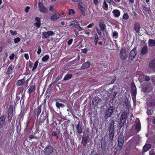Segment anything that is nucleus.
I'll list each match as a JSON object with an SVG mask.
<instances>
[{"label": "nucleus", "mask_w": 155, "mask_h": 155, "mask_svg": "<svg viewBox=\"0 0 155 155\" xmlns=\"http://www.w3.org/2000/svg\"><path fill=\"white\" fill-rule=\"evenodd\" d=\"M76 28L79 31H81L82 30V28L78 25Z\"/></svg>", "instance_id": "864d4df0"}, {"label": "nucleus", "mask_w": 155, "mask_h": 155, "mask_svg": "<svg viewBox=\"0 0 155 155\" xmlns=\"http://www.w3.org/2000/svg\"><path fill=\"white\" fill-rule=\"evenodd\" d=\"M53 149V147L51 145H48L45 147V153L46 155H50L52 153Z\"/></svg>", "instance_id": "20e7f679"}, {"label": "nucleus", "mask_w": 155, "mask_h": 155, "mask_svg": "<svg viewBox=\"0 0 155 155\" xmlns=\"http://www.w3.org/2000/svg\"><path fill=\"white\" fill-rule=\"evenodd\" d=\"M83 52L84 53H86L87 52V51L86 49H84L82 50Z\"/></svg>", "instance_id": "774afa93"}, {"label": "nucleus", "mask_w": 155, "mask_h": 155, "mask_svg": "<svg viewBox=\"0 0 155 155\" xmlns=\"http://www.w3.org/2000/svg\"><path fill=\"white\" fill-rule=\"evenodd\" d=\"M15 57V54H12L11 55H10L9 57V58L11 60H13Z\"/></svg>", "instance_id": "3c124183"}, {"label": "nucleus", "mask_w": 155, "mask_h": 155, "mask_svg": "<svg viewBox=\"0 0 155 155\" xmlns=\"http://www.w3.org/2000/svg\"><path fill=\"white\" fill-rule=\"evenodd\" d=\"M151 145L150 144H146L143 147V152H145L148 150L151 147Z\"/></svg>", "instance_id": "4be33fe9"}, {"label": "nucleus", "mask_w": 155, "mask_h": 155, "mask_svg": "<svg viewBox=\"0 0 155 155\" xmlns=\"http://www.w3.org/2000/svg\"><path fill=\"white\" fill-rule=\"evenodd\" d=\"M94 41L95 45H96L97 43V41H98V36L97 34L96 33L94 34Z\"/></svg>", "instance_id": "f704fd0d"}, {"label": "nucleus", "mask_w": 155, "mask_h": 155, "mask_svg": "<svg viewBox=\"0 0 155 155\" xmlns=\"http://www.w3.org/2000/svg\"><path fill=\"white\" fill-rule=\"evenodd\" d=\"M60 17V15L59 13H55L51 16L50 19L52 21H56L58 20Z\"/></svg>", "instance_id": "ddd939ff"}, {"label": "nucleus", "mask_w": 155, "mask_h": 155, "mask_svg": "<svg viewBox=\"0 0 155 155\" xmlns=\"http://www.w3.org/2000/svg\"><path fill=\"white\" fill-rule=\"evenodd\" d=\"M136 90L132 91V96L133 101H135L136 96Z\"/></svg>", "instance_id": "72a5a7b5"}, {"label": "nucleus", "mask_w": 155, "mask_h": 155, "mask_svg": "<svg viewBox=\"0 0 155 155\" xmlns=\"http://www.w3.org/2000/svg\"><path fill=\"white\" fill-rule=\"evenodd\" d=\"M84 32V33L85 34H87V35H88V36H87V37L90 34V33L89 32V31H85Z\"/></svg>", "instance_id": "680f3d73"}, {"label": "nucleus", "mask_w": 155, "mask_h": 155, "mask_svg": "<svg viewBox=\"0 0 155 155\" xmlns=\"http://www.w3.org/2000/svg\"><path fill=\"white\" fill-rule=\"evenodd\" d=\"M94 25V24L91 23L88 25L87 27L88 28H91Z\"/></svg>", "instance_id": "052dcab7"}, {"label": "nucleus", "mask_w": 155, "mask_h": 155, "mask_svg": "<svg viewBox=\"0 0 155 155\" xmlns=\"http://www.w3.org/2000/svg\"><path fill=\"white\" fill-rule=\"evenodd\" d=\"M126 117L125 116H123V115H121L120 119V125H124L125 123Z\"/></svg>", "instance_id": "6ab92c4d"}, {"label": "nucleus", "mask_w": 155, "mask_h": 155, "mask_svg": "<svg viewBox=\"0 0 155 155\" xmlns=\"http://www.w3.org/2000/svg\"><path fill=\"white\" fill-rule=\"evenodd\" d=\"M143 11L144 13L145 12L148 14H150L151 12V10L150 8L145 6L143 7Z\"/></svg>", "instance_id": "7c9ffc66"}, {"label": "nucleus", "mask_w": 155, "mask_h": 155, "mask_svg": "<svg viewBox=\"0 0 155 155\" xmlns=\"http://www.w3.org/2000/svg\"><path fill=\"white\" fill-rule=\"evenodd\" d=\"M114 110L115 107H110L105 113V118L107 119L111 117Z\"/></svg>", "instance_id": "f03ea898"}, {"label": "nucleus", "mask_w": 155, "mask_h": 155, "mask_svg": "<svg viewBox=\"0 0 155 155\" xmlns=\"http://www.w3.org/2000/svg\"><path fill=\"white\" fill-rule=\"evenodd\" d=\"M72 75L71 74L66 75L64 78V80H67L71 78L72 77Z\"/></svg>", "instance_id": "4c0bfd02"}, {"label": "nucleus", "mask_w": 155, "mask_h": 155, "mask_svg": "<svg viewBox=\"0 0 155 155\" xmlns=\"http://www.w3.org/2000/svg\"><path fill=\"white\" fill-rule=\"evenodd\" d=\"M73 41V39H70L68 41V45H70L72 43Z\"/></svg>", "instance_id": "5fc2aeb1"}, {"label": "nucleus", "mask_w": 155, "mask_h": 155, "mask_svg": "<svg viewBox=\"0 0 155 155\" xmlns=\"http://www.w3.org/2000/svg\"><path fill=\"white\" fill-rule=\"evenodd\" d=\"M41 105L38 106L37 108L34 110V113L36 115L37 117H38L41 112Z\"/></svg>", "instance_id": "f8f14e48"}, {"label": "nucleus", "mask_w": 155, "mask_h": 155, "mask_svg": "<svg viewBox=\"0 0 155 155\" xmlns=\"http://www.w3.org/2000/svg\"><path fill=\"white\" fill-rule=\"evenodd\" d=\"M149 67L151 68H155V59L152 60L150 63Z\"/></svg>", "instance_id": "c756f323"}, {"label": "nucleus", "mask_w": 155, "mask_h": 155, "mask_svg": "<svg viewBox=\"0 0 155 155\" xmlns=\"http://www.w3.org/2000/svg\"><path fill=\"white\" fill-rule=\"evenodd\" d=\"M150 105L151 106H155V100H151L150 102Z\"/></svg>", "instance_id": "c03bdc74"}, {"label": "nucleus", "mask_w": 155, "mask_h": 155, "mask_svg": "<svg viewBox=\"0 0 155 155\" xmlns=\"http://www.w3.org/2000/svg\"><path fill=\"white\" fill-rule=\"evenodd\" d=\"M131 89L132 91L136 90V87L134 83L131 84Z\"/></svg>", "instance_id": "a19ab883"}, {"label": "nucleus", "mask_w": 155, "mask_h": 155, "mask_svg": "<svg viewBox=\"0 0 155 155\" xmlns=\"http://www.w3.org/2000/svg\"><path fill=\"white\" fill-rule=\"evenodd\" d=\"M49 10L51 11H52L53 10V7L52 6H50L49 8Z\"/></svg>", "instance_id": "0e129e2a"}, {"label": "nucleus", "mask_w": 155, "mask_h": 155, "mask_svg": "<svg viewBox=\"0 0 155 155\" xmlns=\"http://www.w3.org/2000/svg\"><path fill=\"white\" fill-rule=\"evenodd\" d=\"M151 145L150 144H146L143 147V152H145L148 150L151 147Z\"/></svg>", "instance_id": "5701e85b"}, {"label": "nucleus", "mask_w": 155, "mask_h": 155, "mask_svg": "<svg viewBox=\"0 0 155 155\" xmlns=\"http://www.w3.org/2000/svg\"><path fill=\"white\" fill-rule=\"evenodd\" d=\"M10 32L12 35H14L17 34V32L16 31H13L12 30H10Z\"/></svg>", "instance_id": "49530a36"}, {"label": "nucleus", "mask_w": 155, "mask_h": 155, "mask_svg": "<svg viewBox=\"0 0 155 155\" xmlns=\"http://www.w3.org/2000/svg\"><path fill=\"white\" fill-rule=\"evenodd\" d=\"M69 23H70V24L69 25V27L72 26V27H73L76 28V27H77V26L78 25L77 24H75V23H74L72 22V21L71 22H70Z\"/></svg>", "instance_id": "79ce46f5"}, {"label": "nucleus", "mask_w": 155, "mask_h": 155, "mask_svg": "<svg viewBox=\"0 0 155 155\" xmlns=\"http://www.w3.org/2000/svg\"><path fill=\"white\" fill-rule=\"evenodd\" d=\"M13 114V109L12 108V106H10L8 109V119L10 121L12 120V117Z\"/></svg>", "instance_id": "4468645a"}, {"label": "nucleus", "mask_w": 155, "mask_h": 155, "mask_svg": "<svg viewBox=\"0 0 155 155\" xmlns=\"http://www.w3.org/2000/svg\"><path fill=\"white\" fill-rule=\"evenodd\" d=\"M122 18L124 20H127L129 18V16L128 14L124 13L123 16Z\"/></svg>", "instance_id": "c9c22d12"}, {"label": "nucleus", "mask_w": 155, "mask_h": 155, "mask_svg": "<svg viewBox=\"0 0 155 155\" xmlns=\"http://www.w3.org/2000/svg\"><path fill=\"white\" fill-rule=\"evenodd\" d=\"M35 90V85H32L30 86L28 89V93L29 95L34 92Z\"/></svg>", "instance_id": "aec40b11"}, {"label": "nucleus", "mask_w": 155, "mask_h": 155, "mask_svg": "<svg viewBox=\"0 0 155 155\" xmlns=\"http://www.w3.org/2000/svg\"><path fill=\"white\" fill-rule=\"evenodd\" d=\"M148 48L147 46H144L141 49V53L142 55L145 54L148 51Z\"/></svg>", "instance_id": "393cba45"}, {"label": "nucleus", "mask_w": 155, "mask_h": 155, "mask_svg": "<svg viewBox=\"0 0 155 155\" xmlns=\"http://www.w3.org/2000/svg\"><path fill=\"white\" fill-rule=\"evenodd\" d=\"M25 82V80L24 78L18 81L16 83L17 86H21L23 85Z\"/></svg>", "instance_id": "b1692460"}, {"label": "nucleus", "mask_w": 155, "mask_h": 155, "mask_svg": "<svg viewBox=\"0 0 155 155\" xmlns=\"http://www.w3.org/2000/svg\"><path fill=\"white\" fill-rule=\"evenodd\" d=\"M142 78V77H140L138 78V80L140 81V83L141 84L143 83V81L142 80L141 78Z\"/></svg>", "instance_id": "e2e57ef3"}, {"label": "nucleus", "mask_w": 155, "mask_h": 155, "mask_svg": "<svg viewBox=\"0 0 155 155\" xmlns=\"http://www.w3.org/2000/svg\"><path fill=\"white\" fill-rule=\"evenodd\" d=\"M141 129V124L140 123L139 120H138L137 121V123L135 126V131L136 133L138 132Z\"/></svg>", "instance_id": "9b49d317"}, {"label": "nucleus", "mask_w": 155, "mask_h": 155, "mask_svg": "<svg viewBox=\"0 0 155 155\" xmlns=\"http://www.w3.org/2000/svg\"><path fill=\"white\" fill-rule=\"evenodd\" d=\"M49 57L48 55L45 56L42 59V60L43 62H45L47 61L49 59Z\"/></svg>", "instance_id": "58836bf2"}, {"label": "nucleus", "mask_w": 155, "mask_h": 155, "mask_svg": "<svg viewBox=\"0 0 155 155\" xmlns=\"http://www.w3.org/2000/svg\"><path fill=\"white\" fill-rule=\"evenodd\" d=\"M140 28V26L139 23L136 22L134 24V29L137 33L138 32Z\"/></svg>", "instance_id": "dca6fc26"}, {"label": "nucleus", "mask_w": 155, "mask_h": 155, "mask_svg": "<svg viewBox=\"0 0 155 155\" xmlns=\"http://www.w3.org/2000/svg\"><path fill=\"white\" fill-rule=\"evenodd\" d=\"M99 25L101 30L103 31L105 28V25L102 22H100L99 23Z\"/></svg>", "instance_id": "c85d7f7f"}, {"label": "nucleus", "mask_w": 155, "mask_h": 155, "mask_svg": "<svg viewBox=\"0 0 155 155\" xmlns=\"http://www.w3.org/2000/svg\"><path fill=\"white\" fill-rule=\"evenodd\" d=\"M118 146L121 147L124 143V136L123 135L120 134L118 138Z\"/></svg>", "instance_id": "1a4fd4ad"}, {"label": "nucleus", "mask_w": 155, "mask_h": 155, "mask_svg": "<svg viewBox=\"0 0 155 155\" xmlns=\"http://www.w3.org/2000/svg\"><path fill=\"white\" fill-rule=\"evenodd\" d=\"M24 57L26 60H28L29 59V56L28 54H25L24 55Z\"/></svg>", "instance_id": "6e6d98bb"}, {"label": "nucleus", "mask_w": 155, "mask_h": 155, "mask_svg": "<svg viewBox=\"0 0 155 155\" xmlns=\"http://www.w3.org/2000/svg\"><path fill=\"white\" fill-rule=\"evenodd\" d=\"M75 12L73 9H71L69 10L68 14L69 15H71V14H74Z\"/></svg>", "instance_id": "37998d69"}, {"label": "nucleus", "mask_w": 155, "mask_h": 155, "mask_svg": "<svg viewBox=\"0 0 155 155\" xmlns=\"http://www.w3.org/2000/svg\"><path fill=\"white\" fill-rule=\"evenodd\" d=\"M150 80V78L149 77L147 76H146L145 77V80L146 81H149Z\"/></svg>", "instance_id": "4d7b16f0"}, {"label": "nucleus", "mask_w": 155, "mask_h": 155, "mask_svg": "<svg viewBox=\"0 0 155 155\" xmlns=\"http://www.w3.org/2000/svg\"><path fill=\"white\" fill-rule=\"evenodd\" d=\"M96 29L98 34L100 35H102V32L101 30L98 28H96Z\"/></svg>", "instance_id": "09e8293b"}, {"label": "nucleus", "mask_w": 155, "mask_h": 155, "mask_svg": "<svg viewBox=\"0 0 155 155\" xmlns=\"http://www.w3.org/2000/svg\"><path fill=\"white\" fill-rule=\"evenodd\" d=\"M122 115H123V116H125L126 117H127V113L126 112H124L122 114Z\"/></svg>", "instance_id": "69168bd1"}, {"label": "nucleus", "mask_w": 155, "mask_h": 155, "mask_svg": "<svg viewBox=\"0 0 155 155\" xmlns=\"http://www.w3.org/2000/svg\"><path fill=\"white\" fill-rule=\"evenodd\" d=\"M14 65L12 64H11L9 65L7 71L6 72V74H10L12 73V70L14 68Z\"/></svg>", "instance_id": "f3484780"}, {"label": "nucleus", "mask_w": 155, "mask_h": 155, "mask_svg": "<svg viewBox=\"0 0 155 155\" xmlns=\"http://www.w3.org/2000/svg\"><path fill=\"white\" fill-rule=\"evenodd\" d=\"M113 15L115 18H118L120 14V12L117 9H115L113 11Z\"/></svg>", "instance_id": "2eb2a0df"}, {"label": "nucleus", "mask_w": 155, "mask_h": 155, "mask_svg": "<svg viewBox=\"0 0 155 155\" xmlns=\"http://www.w3.org/2000/svg\"><path fill=\"white\" fill-rule=\"evenodd\" d=\"M90 64L89 62H86L84 63L81 67V68L83 69H86L90 67Z\"/></svg>", "instance_id": "412c9836"}, {"label": "nucleus", "mask_w": 155, "mask_h": 155, "mask_svg": "<svg viewBox=\"0 0 155 155\" xmlns=\"http://www.w3.org/2000/svg\"><path fill=\"white\" fill-rule=\"evenodd\" d=\"M148 45L149 46H154L155 45V40L149 39L148 41Z\"/></svg>", "instance_id": "bb28decb"}, {"label": "nucleus", "mask_w": 155, "mask_h": 155, "mask_svg": "<svg viewBox=\"0 0 155 155\" xmlns=\"http://www.w3.org/2000/svg\"><path fill=\"white\" fill-rule=\"evenodd\" d=\"M5 124V116L4 115H2L0 117V128H3Z\"/></svg>", "instance_id": "39448f33"}, {"label": "nucleus", "mask_w": 155, "mask_h": 155, "mask_svg": "<svg viewBox=\"0 0 155 155\" xmlns=\"http://www.w3.org/2000/svg\"><path fill=\"white\" fill-rule=\"evenodd\" d=\"M117 92H115L113 95V100H114L115 98L116 97V96L117 95Z\"/></svg>", "instance_id": "bf43d9fd"}, {"label": "nucleus", "mask_w": 155, "mask_h": 155, "mask_svg": "<svg viewBox=\"0 0 155 155\" xmlns=\"http://www.w3.org/2000/svg\"><path fill=\"white\" fill-rule=\"evenodd\" d=\"M137 54L136 49L134 48L130 52L129 56V58L131 60H133Z\"/></svg>", "instance_id": "6e6552de"}, {"label": "nucleus", "mask_w": 155, "mask_h": 155, "mask_svg": "<svg viewBox=\"0 0 155 155\" xmlns=\"http://www.w3.org/2000/svg\"><path fill=\"white\" fill-rule=\"evenodd\" d=\"M38 61L37 60V61H36L34 63V66L32 68V71H33L34 70H35L36 68L38 66Z\"/></svg>", "instance_id": "ea45409f"}, {"label": "nucleus", "mask_w": 155, "mask_h": 155, "mask_svg": "<svg viewBox=\"0 0 155 155\" xmlns=\"http://www.w3.org/2000/svg\"><path fill=\"white\" fill-rule=\"evenodd\" d=\"M41 51V48L40 46H39L38 47V50L37 51V53L38 54H39Z\"/></svg>", "instance_id": "de8ad7c7"}, {"label": "nucleus", "mask_w": 155, "mask_h": 155, "mask_svg": "<svg viewBox=\"0 0 155 155\" xmlns=\"http://www.w3.org/2000/svg\"><path fill=\"white\" fill-rule=\"evenodd\" d=\"M56 106L58 109H59L60 107L63 108L65 106L63 104L60 103L58 102L56 103Z\"/></svg>", "instance_id": "473e14b6"}, {"label": "nucleus", "mask_w": 155, "mask_h": 155, "mask_svg": "<svg viewBox=\"0 0 155 155\" xmlns=\"http://www.w3.org/2000/svg\"><path fill=\"white\" fill-rule=\"evenodd\" d=\"M52 135L53 136H55L56 137V139H58V136L57 134L55 132H53L52 133Z\"/></svg>", "instance_id": "8fccbe9b"}, {"label": "nucleus", "mask_w": 155, "mask_h": 155, "mask_svg": "<svg viewBox=\"0 0 155 155\" xmlns=\"http://www.w3.org/2000/svg\"><path fill=\"white\" fill-rule=\"evenodd\" d=\"M114 121H112L110 124L109 131V137L112 140L114 138Z\"/></svg>", "instance_id": "f257e3e1"}, {"label": "nucleus", "mask_w": 155, "mask_h": 155, "mask_svg": "<svg viewBox=\"0 0 155 155\" xmlns=\"http://www.w3.org/2000/svg\"><path fill=\"white\" fill-rule=\"evenodd\" d=\"M94 4L96 5H97L99 4L98 0H93Z\"/></svg>", "instance_id": "603ef678"}, {"label": "nucleus", "mask_w": 155, "mask_h": 155, "mask_svg": "<svg viewBox=\"0 0 155 155\" xmlns=\"http://www.w3.org/2000/svg\"><path fill=\"white\" fill-rule=\"evenodd\" d=\"M88 137H84L82 139V143L84 145H86L88 143Z\"/></svg>", "instance_id": "cd10ccee"}, {"label": "nucleus", "mask_w": 155, "mask_h": 155, "mask_svg": "<svg viewBox=\"0 0 155 155\" xmlns=\"http://www.w3.org/2000/svg\"><path fill=\"white\" fill-rule=\"evenodd\" d=\"M102 8L104 9L106 11H107L108 9V5L105 1H104L103 2Z\"/></svg>", "instance_id": "2f4dec72"}, {"label": "nucleus", "mask_w": 155, "mask_h": 155, "mask_svg": "<svg viewBox=\"0 0 155 155\" xmlns=\"http://www.w3.org/2000/svg\"><path fill=\"white\" fill-rule=\"evenodd\" d=\"M79 8L82 14L83 15H85L86 14L85 11L86 9V7H85V5L84 4H83V3H79Z\"/></svg>", "instance_id": "0eeeda50"}, {"label": "nucleus", "mask_w": 155, "mask_h": 155, "mask_svg": "<svg viewBox=\"0 0 155 155\" xmlns=\"http://www.w3.org/2000/svg\"><path fill=\"white\" fill-rule=\"evenodd\" d=\"M20 41V39L19 37L15 38L14 39V42L17 43L18 42Z\"/></svg>", "instance_id": "a18cd8bd"}, {"label": "nucleus", "mask_w": 155, "mask_h": 155, "mask_svg": "<svg viewBox=\"0 0 155 155\" xmlns=\"http://www.w3.org/2000/svg\"><path fill=\"white\" fill-rule=\"evenodd\" d=\"M36 22L35 23L34 25L36 26L38 28H39L41 26V21L39 18L36 17L35 19Z\"/></svg>", "instance_id": "a211bd4d"}, {"label": "nucleus", "mask_w": 155, "mask_h": 155, "mask_svg": "<svg viewBox=\"0 0 155 155\" xmlns=\"http://www.w3.org/2000/svg\"><path fill=\"white\" fill-rule=\"evenodd\" d=\"M112 35L115 38H117L118 37V33L116 31H114L112 32Z\"/></svg>", "instance_id": "e433bc0d"}, {"label": "nucleus", "mask_w": 155, "mask_h": 155, "mask_svg": "<svg viewBox=\"0 0 155 155\" xmlns=\"http://www.w3.org/2000/svg\"><path fill=\"white\" fill-rule=\"evenodd\" d=\"M120 59L123 60H124L127 57L126 49L124 48H122L120 50Z\"/></svg>", "instance_id": "7ed1b4c3"}, {"label": "nucleus", "mask_w": 155, "mask_h": 155, "mask_svg": "<svg viewBox=\"0 0 155 155\" xmlns=\"http://www.w3.org/2000/svg\"><path fill=\"white\" fill-rule=\"evenodd\" d=\"M38 7L40 11L43 13H47L48 12V9L45 8L42 3L40 2H38Z\"/></svg>", "instance_id": "423d86ee"}, {"label": "nucleus", "mask_w": 155, "mask_h": 155, "mask_svg": "<svg viewBox=\"0 0 155 155\" xmlns=\"http://www.w3.org/2000/svg\"><path fill=\"white\" fill-rule=\"evenodd\" d=\"M74 34L76 36H78L79 34L78 32L76 30H74Z\"/></svg>", "instance_id": "338daca9"}, {"label": "nucleus", "mask_w": 155, "mask_h": 155, "mask_svg": "<svg viewBox=\"0 0 155 155\" xmlns=\"http://www.w3.org/2000/svg\"><path fill=\"white\" fill-rule=\"evenodd\" d=\"M76 131L79 134H81L82 133V129L79 123L76 126Z\"/></svg>", "instance_id": "a878e982"}, {"label": "nucleus", "mask_w": 155, "mask_h": 155, "mask_svg": "<svg viewBox=\"0 0 155 155\" xmlns=\"http://www.w3.org/2000/svg\"><path fill=\"white\" fill-rule=\"evenodd\" d=\"M54 34V32L52 31H48L46 32H44L43 33V37L45 38H48L50 36Z\"/></svg>", "instance_id": "9d476101"}, {"label": "nucleus", "mask_w": 155, "mask_h": 155, "mask_svg": "<svg viewBox=\"0 0 155 155\" xmlns=\"http://www.w3.org/2000/svg\"><path fill=\"white\" fill-rule=\"evenodd\" d=\"M30 8L29 6H27V7H26V8H25V12L27 13L28 12Z\"/></svg>", "instance_id": "13d9d810"}]
</instances>
